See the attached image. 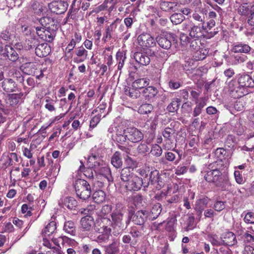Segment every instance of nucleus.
Segmentation results:
<instances>
[{
  "label": "nucleus",
  "mask_w": 254,
  "mask_h": 254,
  "mask_svg": "<svg viewBox=\"0 0 254 254\" xmlns=\"http://www.w3.org/2000/svg\"><path fill=\"white\" fill-rule=\"evenodd\" d=\"M204 179L208 183H212L222 191H230L232 185L228 175L218 168H215L204 173Z\"/></svg>",
  "instance_id": "nucleus-1"
},
{
  "label": "nucleus",
  "mask_w": 254,
  "mask_h": 254,
  "mask_svg": "<svg viewBox=\"0 0 254 254\" xmlns=\"http://www.w3.org/2000/svg\"><path fill=\"white\" fill-rule=\"evenodd\" d=\"M182 29L188 31L191 38H201L203 37V32L205 31V25H197L192 20L186 21L182 24Z\"/></svg>",
  "instance_id": "nucleus-2"
},
{
  "label": "nucleus",
  "mask_w": 254,
  "mask_h": 254,
  "mask_svg": "<svg viewBox=\"0 0 254 254\" xmlns=\"http://www.w3.org/2000/svg\"><path fill=\"white\" fill-rule=\"evenodd\" d=\"M142 186L144 189L150 186H154L156 189L160 190L164 186L159 172L157 170L151 171L144 178H141Z\"/></svg>",
  "instance_id": "nucleus-3"
},
{
  "label": "nucleus",
  "mask_w": 254,
  "mask_h": 254,
  "mask_svg": "<svg viewBox=\"0 0 254 254\" xmlns=\"http://www.w3.org/2000/svg\"><path fill=\"white\" fill-rule=\"evenodd\" d=\"M76 194L80 199L86 200L91 194V189L90 184L85 180L77 179L74 184Z\"/></svg>",
  "instance_id": "nucleus-4"
},
{
  "label": "nucleus",
  "mask_w": 254,
  "mask_h": 254,
  "mask_svg": "<svg viewBox=\"0 0 254 254\" xmlns=\"http://www.w3.org/2000/svg\"><path fill=\"white\" fill-rule=\"evenodd\" d=\"M156 42L160 47L164 49H170L172 45L176 47L177 40L174 35L171 34L157 36L156 38Z\"/></svg>",
  "instance_id": "nucleus-5"
},
{
  "label": "nucleus",
  "mask_w": 254,
  "mask_h": 254,
  "mask_svg": "<svg viewBox=\"0 0 254 254\" xmlns=\"http://www.w3.org/2000/svg\"><path fill=\"white\" fill-rule=\"evenodd\" d=\"M138 45L142 48H149L156 46V39H155L148 33H142L137 37Z\"/></svg>",
  "instance_id": "nucleus-6"
},
{
  "label": "nucleus",
  "mask_w": 254,
  "mask_h": 254,
  "mask_svg": "<svg viewBox=\"0 0 254 254\" xmlns=\"http://www.w3.org/2000/svg\"><path fill=\"white\" fill-rule=\"evenodd\" d=\"M94 230L101 234L97 237L99 242H106L108 240L111 232L110 228L105 226L103 223H95Z\"/></svg>",
  "instance_id": "nucleus-7"
},
{
  "label": "nucleus",
  "mask_w": 254,
  "mask_h": 254,
  "mask_svg": "<svg viewBox=\"0 0 254 254\" xmlns=\"http://www.w3.org/2000/svg\"><path fill=\"white\" fill-rule=\"evenodd\" d=\"M126 137L127 140L133 143H137L143 138V134L135 127H127L126 128Z\"/></svg>",
  "instance_id": "nucleus-8"
},
{
  "label": "nucleus",
  "mask_w": 254,
  "mask_h": 254,
  "mask_svg": "<svg viewBox=\"0 0 254 254\" xmlns=\"http://www.w3.org/2000/svg\"><path fill=\"white\" fill-rule=\"evenodd\" d=\"M67 3L62 0L54 1L48 4L51 11L57 14L64 13L67 10Z\"/></svg>",
  "instance_id": "nucleus-9"
},
{
  "label": "nucleus",
  "mask_w": 254,
  "mask_h": 254,
  "mask_svg": "<svg viewBox=\"0 0 254 254\" xmlns=\"http://www.w3.org/2000/svg\"><path fill=\"white\" fill-rule=\"evenodd\" d=\"M234 53H244L246 55H250L254 53V50L248 44L242 42H237L232 45L231 50Z\"/></svg>",
  "instance_id": "nucleus-10"
},
{
  "label": "nucleus",
  "mask_w": 254,
  "mask_h": 254,
  "mask_svg": "<svg viewBox=\"0 0 254 254\" xmlns=\"http://www.w3.org/2000/svg\"><path fill=\"white\" fill-rule=\"evenodd\" d=\"M141 178L136 175L134 176L125 185V188L129 191H138L142 186Z\"/></svg>",
  "instance_id": "nucleus-11"
},
{
  "label": "nucleus",
  "mask_w": 254,
  "mask_h": 254,
  "mask_svg": "<svg viewBox=\"0 0 254 254\" xmlns=\"http://www.w3.org/2000/svg\"><path fill=\"white\" fill-rule=\"evenodd\" d=\"M176 130L174 128L169 127H166L162 132V134L165 138L163 144L164 148L165 149L169 150L173 147V141L171 139V136L175 133Z\"/></svg>",
  "instance_id": "nucleus-12"
},
{
  "label": "nucleus",
  "mask_w": 254,
  "mask_h": 254,
  "mask_svg": "<svg viewBox=\"0 0 254 254\" xmlns=\"http://www.w3.org/2000/svg\"><path fill=\"white\" fill-rule=\"evenodd\" d=\"M87 163L89 167L97 170L100 166H103L104 162L100 159L98 154L91 153L88 157Z\"/></svg>",
  "instance_id": "nucleus-13"
},
{
  "label": "nucleus",
  "mask_w": 254,
  "mask_h": 254,
  "mask_svg": "<svg viewBox=\"0 0 254 254\" xmlns=\"http://www.w3.org/2000/svg\"><path fill=\"white\" fill-rule=\"evenodd\" d=\"M209 201V199L207 197H202L196 200L193 208L199 218L201 217L204 209L207 207Z\"/></svg>",
  "instance_id": "nucleus-14"
},
{
  "label": "nucleus",
  "mask_w": 254,
  "mask_h": 254,
  "mask_svg": "<svg viewBox=\"0 0 254 254\" xmlns=\"http://www.w3.org/2000/svg\"><path fill=\"white\" fill-rule=\"evenodd\" d=\"M37 66L38 64L34 63H29L26 64L25 69L28 74L35 75L37 79H40L43 77L44 74L41 69L38 70L37 69Z\"/></svg>",
  "instance_id": "nucleus-15"
},
{
  "label": "nucleus",
  "mask_w": 254,
  "mask_h": 254,
  "mask_svg": "<svg viewBox=\"0 0 254 254\" xmlns=\"http://www.w3.org/2000/svg\"><path fill=\"white\" fill-rule=\"evenodd\" d=\"M207 101L208 98L206 97H200L199 100L195 101V106L192 112L194 117L198 116L201 113L203 108L206 105Z\"/></svg>",
  "instance_id": "nucleus-16"
},
{
  "label": "nucleus",
  "mask_w": 254,
  "mask_h": 254,
  "mask_svg": "<svg viewBox=\"0 0 254 254\" xmlns=\"http://www.w3.org/2000/svg\"><path fill=\"white\" fill-rule=\"evenodd\" d=\"M133 57L136 62L141 65H147L150 62V57L145 52H136L134 53Z\"/></svg>",
  "instance_id": "nucleus-17"
},
{
  "label": "nucleus",
  "mask_w": 254,
  "mask_h": 254,
  "mask_svg": "<svg viewBox=\"0 0 254 254\" xmlns=\"http://www.w3.org/2000/svg\"><path fill=\"white\" fill-rule=\"evenodd\" d=\"M2 89L7 93L15 92L17 85L15 82L11 78H5L1 83Z\"/></svg>",
  "instance_id": "nucleus-18"
},
{
  "label": "nucleus",
  "mask_w": 254,
  "mask_h": 254,
  "mask_svg": "<svg viewBox=\"0 0 254 254\" xmlns=\"http://www.w3.org/2000/svg\"><path fill=\"white\" fill-rule=\"evenodd\" d=\"M4 57H7L10 61L15 62L19 58L18 54L12 47L6 45L4 47V51L2 53Z\"/></svg>",
  "instance_id": "nucleus-19"
},
{
  "label": "nucleus",
  "mask_w": 254,
  "mask_h": 254,
  "mask_svg": "<svg viewBox=\"0 0 254 254\" xmlns=\"http://www.w3.org/2000/svg\"><path fill=\"white\" fill-rule=\"evenodd\" d=\"M238 83L240 86L244 87H254V82L251 76L247 74H243L238 78Z\"/></svg>",
  "instance_id": "nucleus-20"
},
{
  "label": "nucleus",
  "mask_w": 254,
  "mask_h": 254,
  "mask_svg": "<svg viewBox=\"0 0 254 254\" xmlns=\"http://www.w3.org/2000/svg\"><path fill=\"white\" fill-rule=\"evenodd\" d=\"M158 93L157 89L152 86L144 88L142 91V94L145 100L151 101L157 96Z\"/></svg>",
  "instance_id": "nucleus-21"
},
{
  "label": "nucleus",
  "mask_w": 254,
  "mask_h": 254,
  "mask_svg": "<svg viewBox=\"0 0 254 254\" xmlns=\"http://www.w3.org/2000/svg\"><path fill=\"white\" fill-rule=\"evenodd\" d=\"M35 54L39 57H45L51 52L50 47L47 43L38 45L35 48Z\"/></svg>",
  "instance_id": "nucleus-22"
},
{
  "label": "nucleus",
  "mask_w": 254,
  "mask_h": 254,
  "mask_svg": "<svg viewBox=\"0 0 254 254\" xmlns=\"http://www.w3.org/2000/svg\"><path fill=\"white\" fill-rule=\"evenodd\" d=\"M178 3L176 2L161 1L159 4L160 8L163 11L168 12H172L178 9Z\"/></svg>",
  "instance_id": "nucleus-23"
},
{
  "label": "nucleus",
  "mask_w": 254,
  "mask_h": 254,
  "mask_svg": "<svg viewBox=\"0 0 254 254\" xmlns=\"http://www.w3.org/2000/svg\"><path fill=\"white\" fill-rule=\"evenodd\" d=\"M40 24L45 28L47 27H58V22L54 18L45 16L41 18L39 20Z\"/></svg>",
  "instance_id": "nucleus-24"
},
{
  "label": "nucleus",
  "mask_w": 254,
  "mask_h": 254,
  "mask_svg": "<svg viewBox=\"0 0 254 254\" xmlns=\"http://www.w3.org/2000/svg\"><path fill=\"white\" fill-rule=\"evenodd\" d=\"M58 27H47L45 28L44 31V40L48 42H52L56 36V32Z\"/></svg>",
  "instance_id": "nucleus-25"
},
{
  "label": "nucleus",
  "mask_w": 254,
  "mask_h": 254,
  "mask_svg": "<svg viewBox=\"0 0 254 254\" xmlns=\"http://www.w3.org/2000/svg\"><path fill=\"white\" fill-rule=\"evenodd\" d=\"M223 242L229 246H233L237 243L236 236L231 232H228L225 233Z\"/></svg>",
  "instance_id": "nucleus-26"
},
{
  "label": "nucleus",
  "mask_w": 254,
  "mask_h": 254,
  "mask_svg": "<svg viewBox=\"0 0 254 254\" xmlns=\"http://www.w3.org/2000/svg\"><path fill=\"white\" fill-rule=\"evenodd\" d=\"M95 208L94 205H90L88 206L87 208L84 209L83 211H81V213L85 215V216L82 217L81 219L80 222H87V221H92L94 219L93 216L91 215V211Z\"/></svg>",
  "instance_id": "nucleus-27"
},
{
  "label": "nucleus",
  "mask_w": 254,
  "mask_h": 254,
  "mask_svg": "<svg viewBox=\"0 0 254 254\" xmlns=\"http://www.w3.org/2000/svg\"><path fill=\"white\" fill-rule=\"evenodd\" d=\"M125 94L133 99H137L140 96L141 92L137 88L126 86L124 88Z\"/></svg>",
  "instance_id": "nucleus-28"
},
{
  "label": "nucleus",
  "mask_w": 254,
  "mask_h": 254,
  "mask_svg": "<svg viewBox=\"0 0 254 254\" xmlns=\"http://www.w3.org/2000/svg\"><path fill=\"white\" fill-rule=\"evenodd\" d=\"M98 171L99 173L104 176L109 182H113V178L111 175L110 169L108 167L100 166L97 170H95Z\"/></svg>",
  "instance_id": "nucleus-29"
},
{
  "label": "nucleus",
  "mask_w": 254,
  "mask_h": 254,
  "mask_svg": "<svg viewBox=\"0 0 254 254\" xmlns=\"http://www.w3.org/2000/svg\"><path fill=\"white\" fill-rule=\"evenodd\" d=\"M118 20H119V19L117 18L113 22L107 27L103 38V40H104V42L107 41L106 39L107 38L111 39L112 38V34L117 28L116 23Z\"/></svg>",
  "instance_id": "nucleus-30"
},
{
  "label": "nucleus",
  "mask_w": 254,
  "mask_h": 254,
  "mask_svg": "<svg viewBox=\"0 0 254 254\" xmlns=\"http://www.w3.org/2000/svg\"><path fill=\"white\" fill-rule=\"evenodd\" d=\"M145 198L141 194L138 193L132 196V201L133 204L138 208L144 206L146 204Z\"/></svg>",
  "instance_id": "nucleus-31"
},
{
  "label": "nucleus",
  "mask_w": 254,
  "mask_h": 254,
  "mask_svg": "<svg viewBox=\"0 0 254 254\" xmlns=\"http://www.w3.org/2000/svg\"><path fill=\"white\" fill-rule=\"evenodd\" d=\"M235 81H231L229 84V91L231 96L234 98H239L243 96L242 92H239V87H234Z\"/></svg>",
  "instance_id": "nucleus-32"
},
{
  "label": "nucleus",
  "mask_w": 254,
  "mask_h": 254,
  "mask_svg": "<svg viewBox=\"0 0 254 254\" xmlns=\"http://www.w3.org/2000/svg\"><path fill=\"white\" fill-rule=\"evenodd\" d=\"M119 243L114 240L112 244L105 247V252L108 254H118Z\"/></svg>",
  "instance_id": "nucleus-33"
},
{
  "label": "nucleus",
  "mask_w": 254,
  "mask_h": 254,
  "mask_svg": "<svg viewBox=\"0 0 254 254\" xmlns=\"http://www.w3.org/2000/svg\"><path fill=\"white\" fill-rule=\"evenodd\" d=\"M111 164L116 168H120L123 165L121 154L120 152L116 151L111 158Z\"/></svg>",
  "instance_id": "nucleus-34"
},
{
  "label": "nucleus",
  "mask_w": 254,
  "mask_h": 254,
  "mask_svg": "<svg viewBox=\"0 0 254 254\" xmlns=\"http://www.w3.org/2000/svg\"><path fill=\"white\" fill-rule=\"evenodd\" d=\"M23 96V93H20L18 94H11L9 95L7 100L6 103L9 104L10 106H14L17 105L19 99Z\"/></svg>",
  "instance_id": "nucleus-35"
},
{
  "label": "nucleus",
  "mask_w": 254,
  "mask_h": 254,
  "mask_svg": "<svg viewBox=\"0 0 254 254\" xmlns=\"http://www.w3.org/2000/svg\"><path fill=\"white\" fill-rule=\"evenodd\" d=\"M134 175L128 168H124L121 170L120 178L122 181L127 183Z\"/></svg>",
  "instance_id": "nucleus-36"
},
{
  "label": "nucleus",
  "mask_w": 254,
  "mask_h": 254,
  "mask_svg": "<svg viewBox=\"0 0 254 254\" xmlns=\"http://www.w3.org/2000/svg\"><path fill=\"white\" fill-rule=\"evenodd\" d=\"M126 128L124 129L123 131L118 130L116 135L113 136L114 140L121 144H124L127 140V138L126 136Z\"/></svg>",
  "instance_id": "nucleus-37"
},
{
  "label": "nucleus",
  "mask_w": 254,
  "mask_h": 254,
  "mask_svg": "<svg viewBox=\"0 0 254 254\" xmlns=\"http://www.w3.org/2000/svg\"><path fill=\"white\" fill-rule=\"evenodd\" d=\"M149 84L148 80L146 78H139L134 81L131 85L132 87L137 89H143Z\"/></svg>",
  "instance_id": "nucleus-38"
},
{
  "label": "nucleus",
  "mask_w": 254,
  "mask_h": 254,
  "mask_svg": "<svg viewBox=\"0 0 254 254\" xmlns=\"http://www.w3.org/2000/svg\"><path fill=\"white\" fill-rule=\"evenodd\" d=\"M64 205L69 209H74L77 205V202L72 197H66L62 200Z\"/></svg>",
  "instance_id": "nucleus-39"
},
{
  "label": "nucleus",
  "mask_w": 254,
  "mask_h": 254,
  "mask_svg": "<svg viewBox=\"0 0 254 254\" xmlns=\"http://www.w3.org/2000/svg\"><path fill=\"white\" fill-rule=\"evenodd\" d=\"M190 41H189V45L190 49L191 51L194 52L198 51L200 49L201 45V38H191L190 37Z\"/></svg>",
  "instance_id": "nucleus-40"
},
{
  "label": "nucleus",
  "mask_w": 254,
  "mask_h": 254,
  "mask_svg": "<svg viewBox=\"0 0 254 254\" xmlns=\"http://www.w3.org/2000/svg\"><path fill=\"white\" fill-rule=\"evenodd\" d=\"M192 22L197 23V25H204L205 17L202 13H198L194 12L191 15Z\"/></svg>",
  "instance_id": "nucleus-41"
},
{
  "label": "nucleus",
  "mask_w": 254,
  "mask_h": 254,
  "mask_svg": "<svg viewBox=\"0 0 254 254\" xmlns=\"http://www.w3.org/2000/svg\"><path fill=\"white\" fill-rule=\"evenodd\" d=\"M180 99L178 98L173 99L172 102L168 105L167 109L169 112L175 113L178 111L179 108Z\"/></svg>",
  "instance_id": "nucleus-42"
},
{
  "label": "nucleus",
  "mask_w": 254,
  "mask_h": 254,
  "mask_svg": "<svg viewBox=\"0 0 254 254\" xmlns=\"http://www.w3.org/2000/svg\"><path fill=\"white\" fill-rule=\"evenodd\" d=\"M251 5L248 3H243L239 6L238 10L241 15H249L253 11L251 9Z\"/></svg>",
  "instance_id": "nucleus-43"
},
{
  "label": "nucleus",
  "mask_w": 254,
  "mask_h": 254,
  "mask_svg": "<svg viewBox=\"0 0 254 254\" xmlns=\"http://www.w3.org/2000/svg\"><path fill=\"white\" fill-rule=\"evenodd\" d=\"M92 197L96 203H100L105 200V193L103 190H98L94 192Z\"/></svg>",
  "instance_id": "nucleus-44"
},
{
  "label": "nucleus",
  "mask_w": 254,
  "mask_h": 254,
  "mask_svg": "<svg viewBox=\"0 0 254 254\" xmlns=\"http://www.w3.org/2000/svg\"><path fill=\"white\" fill-rule=\"evenodd\" d=\"M208 52L206 49L200 48L198 51L194 52L193 57L196 61H201L204 60Z\"/></svg>",
  "instance_id": "nucleus-45"
},
{
  "label": "nucleus",
  "mask_w": 254,
  "mask_h": 254,
  "mask_svg": "<svg viewBox=\"0 0 254 254\" xmlns=\"http://www.w3.org/2000/svg\"><path fill=\"white\" fill-rule=\"evenodd\" d=\"M153 110V106L149 103H144L140 106L138 112L141 114H147L151 113Z\"/></svg>",
  "instance_id": "nucleus-46"
},
{
  "label": "nucleus",
  "mask_w": 254,
  "mask_h": 254,
  "mask_svg": "<svg viewBox=\"0 0 254 254\" xmlns=\"http://www.w3.org/2000/svg\"><path fill=\"white\" fill-rule=\"evenodd\" d=\"M49 165H50L51 167L47 174L48 175H57L60 169V164L57 163L54 164L53 161L52 160H50L49 162Z\"/></svg>",
  "instance_id": "nucleus-47"
},
{
  "label": "nucleus",
  "mask_w": 254,
  "mask_h": 254,
  "mask_svg": "<svg viewBox=\"0 0 254 254\" xmlns=\"http://www.w3.org/2000/svg\"><path fill=\"white\" fill-rule=\"evenodd\" d=\"M170 19L173 24L177 25L181 23L185 20V17L181 13H175L171 15Z\"/></svg>",
  "instance_id": "nucleus-48"
},
{
  "label": "nucleus",
  "mask_w": 254,
  "mask_h": 254,
  "mask_svg": "<svg viewBox=\"0 0 254 254\" xmlns=\"http://www.w3.org/2000/svg\"><path fill=\"white\" fill-rule=\"evenodd\" d=\"M111 210V207L108 205H105L103 206L101 210L102 215H101V222H107L109 221H110V219L107 217H105L106 213H108Z\"/></svg>",
  "instance_id": "nucleus-49"
},
{
  "label": "nucleus",
  "mask_w": 254,
  "mask_h": 254,
  "mask_svg": "<svg viewBox=\"0 0 254 254\" xmlns=\"http://www.w3.org/2000/svg\"><path fill=\"white\" fill-rule=\"evenodd\" d=\"M64 230L72 236L75 235L76 231L74 223H64Z\"/></svg>",
  "instance_id": "nucleus-50"
},
{
  "label": "nucleus",
  "mask_w": 254,
  "mask_h": 254,
  "mask_svg": "<svg viewBox=\"0 0 254 254\" xmlns=\"http://www.w3.org/2000/svg\"><path fill=\"white\" fill-rule=\"evenodd\" d=\"M110 215L111 216L112 221L114 222H120L123 220V214L120 210L114 211Z\"/></svg>",
  "instance_id": "nucleus-51"
},
{
  "label": "nucleus",
  "mask_w": 254,
  "mask_h": 254,
  "mask_svg": "<svg viewBox=\"0 0 254 254\" xmlns=\"http://www.w3.org/2000/svg\"><path fill=\"white\" fill-rule=\"evenodd\" d=\"M163 152L162 148L158 144H154L152 146L151 150L150 151L151 154L156 157H160Z\"/></svg>",
  "instance_id": "nucleus-52"
},
{
  "label": "nucleus",
  "mask_w": 254,
  "mask_h": 254,
  "mask_svg": "<svg viewBox=\"0 0 254 254\" xmlns=\"http://www.w3.org/2000/svg\"><path fill=\"white\" fill-rule=\"evenodd\" d=\"M116 58L119 64L118 68L121 69L123 67L126 59L125 54L122 52H118L116 54Z\"/></svg>",
  "instance_id": "nucleus-53"
},
{
  "label": "nucleus",
  "mask_w": 254,
  "mask_h": 254,
  "mask_svg": "<svg viewBox=\"0 0 254 254\" xmlns=\"http://www.w3.org/2000/svg\"><path fill=\"white\" fill-rule=\"evenodd\" d=\"M149 150V148L147 143L145 142L140 143L137 147V151L138 153L143 154L147 152Z\"/></svg>",
  "instance_id": "nucleus-54"
},
{
  "label": "nucleus",
  "mask_w": 254,
  "mask_h": 254,
  "mask_svg": "<svg viewBox=\"0 0 254 254\" xmlns=\"http://www.w3.org/2000/svg\"><path fill=\"white\" fill-rule=\"evenodd\" d=\"M56 223H48L44 230V233L50 235L55 232L56 229Z\"/></svg>",
  "instance_id": "nucleus-55"
},
{
  "label": "nucleus",
  "mask_w": 254,
  "mask_h": 254,
  "mask_svg": "<svg viewBox=\"0 0 254 254\" xmlns=\"http://www.w3.org/2000/svg\"><path fill=\"white\" fill-rule=\"evenodd\" d=\"M75 54L77 56L79 57H84V60L81 61H83L87 58L88 55V52L83 47H78L75 51Z\"/></svg>",
  "instance_id": "nucleus-56"
},
{
  "label": "nucleus",
  "mask_w": 254,
  "mask_h": 254,
  "mask_svg": "<svg viewBox=\"0 0 254 254\" xmlns=\"http://www.w3.org/2000/svg\"><path fill=\"white\" fill-rule=\"evenodd\" d=\"M232 57L234 59V63L235 64L244 63L248 59L247 56L244 55H233Z\"/></svg>",
  "instance_id": "nucleus-57"
},
{
  "label": "nucleus",
  "mask_w": 254,
  "mask_h": 254,
  "mask_svg": "<svg viewBox=\"0 0 254 254\" xmlns=\"http://www.w3.org/2000/svg\"><path fill=\"white\" fill-rule=\"evenodd\" d=\"M206 112L209 115H214L215 117H218L220 112L213 106H209L206 109Z\"/></svg>",
  "instance_id": "nucleus-58"
},
{
  "label": "nucleus",
  "mask_w": 254,
  "mask_h": 254,
  "mask_svg": "<svg viewBox=\"0 0 254 254\" xmlns=\"http://www.w3.org/2000/svg\"><path fill=\"white\" fill-rule=\"evenodd\" d=\"M142 214V210L138 211L135 214H133L131 213H129L128 215V222H137V217H140Z\"/></svg>",
  "instance_id": "nucleus-59"
},
{
  "label": "nucleus",
  "mask_w": 254,
  "mask_h": 254,
  "mask_svg": "<svg viewBox=\"0 0 254 254\" xmlns=\"http://www.w3.org/2000/svg\"><path fill=\"white\" fill-rule=\"evenodd\" d=\"M161 204L159 203H157L155 204L151 210V212L152 214L155 215L157 217L161 212Z\"/></svg>",
  "instance_id": "nucleus-60"
},
{
  "label": "nucleus",
  "mask_w": 254,
  "mask_h": 254,
  "mask_svg": "<svg viewBox=\"0 0 254 254\" xmlns=\"http://www.w3.org/2000/svg\"><path fill=\"white\" fill-rule=\"evenodd\" d=\"M100 117L97 116H95L94 117H93L90 122L89 130H91L92 129L96 127L97 125L98 124V123L100 122Z\"/></svg>",
  "instance_id": "nucleus-61"
},
{
  "label": "nucleus",
  "mask_w": 254,
  "mask_h": 254,
  "mask_svg": "<svg viewBox=\"0 0 254 254\" xmlns=\"http://www.w3.org/2000/svg\"><path fill=\"white\" fill-rule=\"evenodd\" d=\"M180 39L181 44L183 45H185L189 44V41H190V38L189 35L188 36L187 34L183 33L180 34Z\"/></svg>",
  "instance_id": "nucleus-62"
},
{
  "label": "nucleus",
  "mask_w": 254,
  "mask_h": 254,
  "mask_svg": "<svg viewBox=\"0 0 254 254\" xmlns=\"http://www.w3.org/2000/svg\"><path fill=\"white\" fill-rule=\"evenodd\" d=\"M54 101L53 100L47 99L46 100L47 103L45 106V108L51 112L55 111V108L54 106Z\"/></svg>",
  "instance_id": "nucleus-63"
},
{
  "label": "nucleus",
  "mask_w": 254,
  "mask_h": 254,
  "mask_svg": "<svg viewBox=\"0 0 254 254\" xmlns=\"http://www.w3.org/2000/svg\"><path fill=\"white\" fill-rule=\"evenodd\" d=\"M168 85L172 89H177L181 86V83L175 80H171L168 82Z\"/></svg>",
  "instance_id": "nucleus-64"
}]
</instances>
